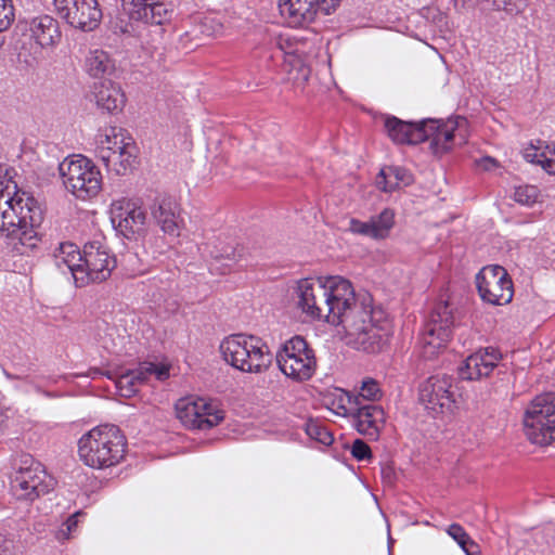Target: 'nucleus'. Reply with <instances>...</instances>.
<instances>
[{
    "label": "nucleus",
    "mask_w": 555,
    "mask_h": 555,
    "mask_svg": "<svg viewBox=\"0 0 555 555\" xmlns=\"http://www.w3.org/2000/svg\"><path fill=\"white\" fill-rule=\"evenodd\" d=\"M386 318L382 322H372L366 328L358 331L354 335L349 338V344L358 350H362L367 353L380 352L389 341V331L387 328Z\"/></svg>",
    "instance_id": "aec40b11"
},
{
    "label": "nucleus",
    "mask_w": 555,
    "mask_h": 555,
    "mask_svg": "<svg viewBox=\"0 0 555 555\" xmlns=\"http://www.w3.org/2000/svg\"><path fill=\"white\" fill-rule=\"evenodd\" d=\"M132 150L133 146H131L130 144H122V146H118V154L111 159V162H113L114 165L119 164L120 168H113V170L116 173H120V170L133 171L137 169L134 166L137 162V156L132 154Z\"/></svg>",
    "instance_id": "7c9ffc66"
},
{
    "label": "nucleus",
    "mask_w": 555,
    "mask_h": 555,
    "mask_svg": "<svg viewBox=\"0 0 555 555\" xmlns=\"http://www.w3.org/2000/svg\"><path fill=\"white\" fill-rule=\"evenodd\" d=\"M327 291L328 306H333V315L346 309L357 300L351 283L341 276H328L323 280Z\"/></svg>",
    "instance_id": "5701e85b"
},
{
    "label": "nucleus",
    "mask_w": 555,
    "mask_h": 555,
    "mask_svg": "<svg viewBox=\"0 0 555 555\" xmlns=\"http://www.w3.org/2000/svg\"><path fill=\"white\" fill-rule=\"evenodd\" d=\"M539 196L540 191L535 185L526 184L515 188L514 199L521 205L531 206L538 202Z\"/></svg>",
    "instance_id": "f704fd0d"
},
{
    "label": "nucleus",
    "mask_w": 555,
    "mask_h": 555,
    "mask_svg": "<svg viewBox=\"0 0 555 555\" xmlns=\"http://www.w3.org/2000/svg\"><path fill=\"white\" fill-rule=\"evenodd\" d=\"M501 358L500 351L494 348H487L485 352L473 353L459 366V376L461 379L466 380H477L487 377Z\"/></svg>",
    "instance_id": "6ab92c4d"
},
{
    "label": "nucleus",
    "mask_w": 555,
    "mask_h": 555,
    "mask_svg": "<svg viewBox=\"0 0 555 555\" xmlns=\"http://www.w3.org/2000/svg\"><path fill=\"white\" fill-rule=\"evenodd\" d=\"M357 405L349 412L356 429L371 440H377L386 421L383 408L374 403Z\"/></svg>",
    "instance_id": "a211bd4d"
},
{
    "label": "nucleus",
    "mask_w": 555,
    "mask_h": 555,
    "mask_svg": "<svg viewBox=\"0 0 555 555\" xmlns=\"http://www.w3.org/2000/svg\"><path fill=\"white\" fill-rule=\"evenodd\" d=\"M62 257H65V256H64V255H62V254H61V251L59 250V254H57V255H55V264H56L60 269H62V268H63V266H64V260H65V259H62Z\"/></svg>",
    "instance_id": "3c124183"
},
{
    "label": "nucleus",
    "mask_w": 555,
    "mask_h": 555,
    "mask_svg": "<svg viewBox=\"0 0 555 555\" xmlns=\"http://www.w3.org/2000/svg\"><path fill=\"white\" fill-rule=\"evenodd\" d=\"M545 141L538 140L537 144L530 143L529 146L524 149L522 157L530 164L540 165L545 171L547 170V158L544 150Z\"/></svg>",
    "instance_id": "2f4dec72"
},
{
    "label": "nucleus",
    "mask_w": 555,
    "mask_h": 555,
    "mask_svg": "<svg viewBox=\"0 0 555 555\" xmlns=\"http://www.w3.org/2000/svg\"><path fill=\"white\" fill-rule=\"evenodd\" d=\"M385 319V312L380 308L372 307V298L364 295L361 300L357 299L346 309L334 314L328 323L341 325L347 336L354 335L358 331L366 328L372 322H382Z\"/></svg>",
    "instance_id": "f8f14e48"
},
{
    "label": "nucleus",
    "mask_w": 555,
    "mask_h": 555,
    "mask_svg": "<svg viewBox=\"0 0 555 555\" xmlns=\"http://www.w3.org/2000/svg\"><path fill=\"white\" fill-rule=\"evenodd\" d=\"M464 121L465 118H459L449 127L438 119L411 122L391 116L386 118L385 128L389 138L398 144H417L430 140L429 149L434 155L440 156L451 150L454 130Z\"/></svg>",
    "instance_id": "f257e3e1"
},
{
    "label": "nucleus",
    "mask_w": 555,
    "mask_h": 555,
    "mask_svg": "<svg viewBox=\"0 0 555 555\" xmlns=\"http://www.w3.org/2000/svg\"><path fill=\"white\" fill-rule=\"evenodd\" d=\"M347 231L352 234L362 235L376 241L379 240L370 219L367 221H361L359 219L351 218L348 222Z\"/></svg>",
    "instance_id": "e433bc0d"
},
{
    "label": "nucleus",
    "mask_w": 555,
    "mask_h": 555,
    "mask_svg": "<svg viewBox=\"0 0 555 555\" xmlns=\"http://www.w3.org/2000/svg\"><path fill=\"white\" fill-rule=\"evenodd\" d=\"M20 548L14 540L0 533V555H18Z\"/></svg>",
    "instance_id": "37998d69"
},
{
    "label": "nucleus",
    "mask_w": 555,
    "mask_h": 555,
    "mask_svg": "<svg viewBox=\"0 0 555 555\" xmlns=\"http://www.w3.org/2000/svg\"><path fill=\"white\" fill-rule=\"evenodd\" d=\"M63 185L79 199H89L98 195L102 188V176H61Z\"/></svg>",
    "instance_id": "393cba45"
},
{
    "label": "nucleus",
    "mask_w": 555,
    "mask_h": 555,
    "mask_svg": "<svg viewBox=\"0 0 555 555\" xmlns=\"http://www.w3.org/2000/svg\"><path fill=\"white\" fill-rule=\"evenodd\" d=\"M121 7L131 21L146 25H165L175 14L173 5L160 0H121Z\"/></svg>",
    "instance_id": "2eb2a0df"
},
{
    "label": "nucleus",
    "mask_w": 555,
    "mask_h": 555,
    "mask_svg": "<svg viewBox=\"0 0 555 555\" xmlns=\"http://www.w3.org/2000/svg\"><path fill=\"white\" fill-rule=\"evenodd\" d=\"M141 369L143 372L146 373V379L150 375H156L158 380H164L169 376V370L166 366H157L154 363H144L141 365Z\"/></svg>",
    "instance_id": "79ce46f5"
},
{
    "label": "nucleus",
    "mask_w": 555,
    "mask_h": 555,
    "mask_svg": "<svg viewBox=\"0 0 555 555\" xmlns=\"http://www.w3.org/2000/svg\"><path fill=\"white\" fill-rule=\"evenodd\" d=\"M14 21L12 0H0V34L8 30ZM4 44V37L0 36V47Z\"/></svg>",
    "instance_id": "4c0bfd02"
},
{
    "label": "nucleus",
    "mask_w": 555,
    "mask_h": 555,
    "mask_svg": "<svg viewBox=\"0 0 555 555\" xmlns=\"http://www.w3.org/2000/svg\"><path fill=\"white\" fill-rule=\"evenodd\" d=\"M453 1L455 2V5H457V2H459L460 0H453ZM461 1H462L463 5L466 3V0H461Z\"/></svg>",
    "instance_id": "5fc2aeb1"
},
{
    "label": "nucleus",
    "mask_w": 555,
    "mask_h": 555,
    "mask_svg": "<svg viewBox=\"0 0 555 555\" xmlns=\"http://www.w3.org/2000/svg\"><path fill=\"white\" fill-rule=\"evenodd\" d=\"M370 220L373 223L375 232L379 240L389 236L390 230L395 225V212L389 208H385L376 216H372Z\"/></svg>",
    "instance_id": "c756f323"
},
{
    "label": "nucleus",
    "mask_w": 555,
    "mask_h": 555,
    "mask_svg": "<svg viewBox=\"0 0 555 555\" xmlns=\"http://www.w3.org/2000/svg\"><path fill=\"white\" fill-rule=\"evenodd\" d=\"M29 29L31 37L41 48L53 47L62 38L59 22L50 15L33 18Z\"/></svg>",
    "instance_id": "b1692460"
},
{
    "label": "nucleus",
    "mask_w": 555,
    "mask_h": 555,
    "mask_svg": "<svg viewBox=\"0 0 555 555\" xmlns=\"http://www.w3.org/2000/svg\"><path fill=\"white\" fill-rule=\"evenodd\" d=\"M544 150L547 158L546 173H555V144L544 143Z\"/></svg>",
    "instance_id": "a18cd8bd"
},
{
    "label": "nucleus",
    "mask_w": 555,
    "mask_h": 555,
    "mask_svg": "<svg viewBox=\"0 0 555 555\" xmlns=\"http://www.w3.org/2000/svg\"><path fill=\"white\" fill-rule=\"evenodd\" d=\"M455 325V315L448 301H440L434 306L424 325L423 354L433 358L443 348L452 335Z\"/></svg>",
    "instance_id": "1a4fd4ad"
},
{
    "label": "nucleus",
    "mask_w": 555,
    "mask_h": 555,
    "mask_svg": "<svg viewBox=\"0 0 555 555\" xmlns=\"http://www.w3.org/2000/svg\"><path fill=\"white\" fill-rule=\"evenodd\" d=\"M62 249L72 258H77L79 263L68 260L73 269V278L78 287L85 286L89 283H101L106 281L112 270L116 267V259L111 256L108 248L101 241L87 242L83 245L82 251L73 243H62Z\"/></svg>",
    "instance_id": "7ed1b4c3"
},
{
    "label": "nucleus",
    "mask_w": 555,
    "mask_h": 555,
    "mask_svg": "<svg viewBox=\"0 0 555 555\" xmlns=\"http://www.w3.org/2000/svg\"><path fill=\"white\" fill-rule=\"evenodd\" d=\"M22 463L11 478V491L17 500L34 501L53 490L54 480L39 462L26 456Z\"/></svg>",
    "instance_id": "6e6552de"
},
{
    "label": "nucleus",
    "mask_w": 555,
    "mask_h": 555,
    "mask_svg": "<svg viewBox=\"0 0 555 555\" xmlns=\"http://www.w3.org/2000/svg\"><path fill=\"white\" fill-rule=\"evenodd\" d=\"M127 439L116 425H100L78 441L80 460L89 467L103 469L117 465L124 457Z\"/></svg>",
    "instance_id": "f03ea898"
},
{
    "label": "nucleus",
    "mask_w": 555,
    "mask_h": 555,
    "mask_svg": "<svg viewBox=\"0 0 555 555\" xmlns=\"http://www.w3.org/2000/svg\"><path fill=\"white\" fill-rule=\"evenodd\" d=\"M383 474L386 475V476H389L390 475V469H383Z\"/></svg>",
    "instance_id": "864d4df0"
},
{
    "label": "nucleus",
    "mask_w": 555,
    "mask_h": 555,
    "mask_svg": "<svg viewBox=\"0 0 555 555\" xmlns=\"http://www.w3.org/2000/svg\"><path fill=\"white\" fill-rule=\"evenodd\" d=\"M476 286L482 301L502 306L514 296V284L506 269L499 264L483 267L476 275Z\"/></svg>",
    "instance_id": "9d476101"
},
{
    "label": "nucleus",
    "mask_w": 555,
    "mask_h": 555,
    "mask_svg": "<svg viewBox=\"0 0 555 555\" xmlns=\"http://www.w3.org/2000/svg\"><path fill=\"white\" fill-rule=\"evenodd\" d=\"M418 400L431 415L451 413L462 402L459 382L447 374L433 375L420 385Z\"/></svg>",
    "instance_id": "423d86ee"
},
{
    "label": "nucleus",
    "mask_w": 555,
    "mask_h": 555,
    "mask_svg": "<svg viewBox=\"0 0 555 555\" xmlns=\"http://www.w3.org/2000/svg\"><path fill=\"white\" fill-rule=\"evenodd\" d=\"M86 70L90 76L103 80L113 74L115 64L105 51L94 50L86 57Z\"/></svg>",
    "instance_id": "a878e982"
},
{
    "label": "nucleus",
    "mask_w": 555,
    "mask_h": 555,
    "mask_svg": "<svg viewBox=\"0 0 555 555\" xmlns=\"http://www.w3.org/2000/svg\"><path fill=\"white\" fill-rule=\"evenodd\" d=\"M115 230L129 241H138L146 234V212L133 202H126L112 211Z\"/></svg>",
    "instance_id": "dca6fc26"
},
{
    "label": "nucleus",
    "mask_w": 555,
    "mask_h": 555,
    "mask_svg": "<svg viewBox=\"0 0 555 555\" xmlns=\"http://www.w3.org/2000/svg\"><path fill=\"white\" fill-rule=\"evenodd\" d=\"M298 306L301 310L313 319H324L330 322L333 317L334 308L328 306L327 291L323 280L317 281L304 279L297 286Z\"/></svg>",
    "instance_id": "4468645a"
},
{
    "label": "nucleus",
    "mask_w": 555,
    "mask_h": 555,
    "mask_svg": "<svg viewBox=\"0 0 555 555\" xmlns=\"http://www.w3.org/2000/svg\"><path fill=\"white\" fill-rule=\"evenodd\" d=\"M92 94L98 107L107 113L120 111L125 104V94L120 87L111 79L94 82Z\"/></svg>",
    "instance_id": "4be33fe9"
},
{
    "label": "nucleus",
    "mask_w": 555,
    "mask_h": 555,
    "mask_svg": "<svg viewBox=\"0 0 555 555\" xmlns=\"http://www.w3.org/2000/svg\"><path fill=\"white\" fill-rule=\"evenodd\" d=\"M281 372L296 382L310 379L317 369L314 350L301 336H294L285 341L276 353Z\"/></svg>",
    "instance_id": "0eeeda50"
},
{
    "label": "nucleus",
    "mask_w": 555,
    "mask_h": 555,
    "mask_svg": "<svg viewBox=\"0 0 555 555\" xmlns=\"http://www.w3.org/2000/svg\"><path fill=\"white\" fill-rule=\"evenodd\" d=\"M378 173L384 175L385 170L382 168Z\"/></svg>",
    "instance_id": "4d7b16f0"
},
{
    "label": "nucleus",
    "mask_w": 555,
    "mask_h": 555,
    "mask_svg": "<svg viewBox=\"0 0 555 555\" xmlns=\"http://www.w3.org/2000/svg\"><path fill=\"white\" fill-rule=\"evenodd\" d=\"M522 422L531 443L543 447L555 441V393L537 396L526 409Z\"/></svg>",
    "instance_id": "39448f33"
},
{
    "label": "nucleus",
    "mask_w": 555,
    "mask_h": 555,
    "mask_svg": "<svg viewBox=\"0 0 555 555\" xmlns=\"http://www.w3.org/2000/svg\"><path fill=\"white\" fill-rule=\"evenodd\" d=\"M59 250L61 251L62 255L65 256V257H62V259H65L64 260V267H66L68 269V271L73 274V269H76V268L74 266H72V263L68 261V260L72 259V255H68L67 253H65V250L62 249V244L60 245ZM72 261L79 263L77 258H73Z\"/></svg>",
    "instance_id": "de8ad7c7"
},
{
    "label": "nucleus",
    "mask_w": 555,
    "mask_h": 555,
    "mask_svg": "<svg viewBox=\"0 0 555 555\" xmlns=\"http://www.w3.org/2000/svg\"><path fill=\"white\" fill-rule=\"evenodd\" d=\"M476 168L482 171H492L500 167L499 162L491 156H483L475 160Z\"/></svg>",
    "instance_id": "c03bdc74"
},
{
    "label": "nucleus",
    "mask_w": 555,
    "mask_h": 555,
    "mask_svg": "<svg viewBox=\"0 0 555 555\" xmlns=\"http://www.w3.org/2000/svg\"><path fill=\"white\" fill-rule=\"evenodd\" d=\"M413 182V176H377L376 186L383 192L391 193L396 191L400 183L409 185Z\"/></svg>",
    "instance_id": "72a5a7b5"
},
{
    "label": "nucleus",
    "mask_w": 555,
    "mask_h": 555,
    "mask_svg": "<svg viewBox=\"0 0 555 555\" xmlns=\"http://www.w3.org/2000/svg\"><path fill=\"white\" fill-rule=\"evenodd\" d=\"M59 173H101L94 163L82 154H72L57 165Z\"/></svg>",
    "instance_id": "bb28decb"
},
{
    "label": "nucleus",
    "mask_w": 555,
    "mask_h": 555,
    "mask_svg": "<svg viewBox=\"0 0 555 555\" xmlns=\"http://www.w3.org/2000/svg\"><path fill=\"white\" fill-rule=\"evenodd\" d=\"M82 515H83L82 512H76L75 514H73L72 516H69L67 518V520L65 521V525H66L68 533L73 532L76 529V527L78 525V517H80Z\"/></svg>",
    "instance_id": "49530a36"
},
{
    "label": "nucleus",
    "mask_w": 555,
    "mask_h": 555,
    "mask_svg": "<svg viewBox=\"0 0 555 555\" xmlns=\"http://www.w3.org/2000/svg\"><path fill=\"white\" fill-rule=\"evenodd\" d=\"M351 454L357 461H366L373 457L369 444L362 439H356L351 446Z\"/></svg>",
    "instance_id": "a19ab883"
},
{
    "label": "nucleus",
    "mask_w": 555,
    "mask_h": 555,
    "mask_svg": "<svg viewBox=\"0 0 555 555\" xmlns=\"http://www.w3.org/2000/svg\"><path fill=\"white\" fill-rule=\"evenodd\" d=\"M146 382V373L140 367L122 373L116 380L121 396L130 398L138 391V386Z\"/></svg>",
    "instance_id": "cd10ccee"
},
{
    "label": "nucleus",
    "mask_w": 555,
    "mask_h": 555,
    "mask_svg": "<svg viewBox=\"0 0 555 555\" xmlns=\"http://www.w3.org/2000/svg\"><path fill=\"white\" fill-rule=\"evenodd\" d=\"M102 150L109 151V154L102 155V159L109 163L112 158H114L118 154V146H122V144H127L121 139L119 142L117 141L116 128L111 129V133H106L104 135V140L100 141Z\"/></svg>",
    "instance_id": "c9c22d12"
},
{
    "label": "nucleus",
    "mask_w": 555,
    "mask_h": 555,
    "mask_svg": "<svg viewBox=\"0 0 555 555\" xmlns=\"http://www.w3.org/2000/svg\"><path fill=\"white\" fill-rule=\"evenodd\" d=\"M57 15L69 26L92 31L102 20L98 0H53Z\"/></svg>",
    "instance_id": "ddd939ff"
},
{
    "label": "nucleus",
    "mask_w": 555,
    "mask_h": 555,
    "mask_svg": "<svg viewBox=\"0 0 555 555\" xmlns=\"http://www.w3.org/2000/svg\"><path fill=\"white\" fill-rule=\"evenodd\" d=\"M380 397V389L378 387V383L374 379H367L362 383L361 390L359 392V397L356 398V403L360 404L359 399H365L370 401H375Z\"/></svg>",
    "instance_id": "58836bf2"
},
{
    "label": "nucleus",
    "mask_w": 555,
    "mask_h": 555,
    "mask_svg": "<svg viewBox=\"0 0 555 555\" xmlns=\"http://www.w3.org/2000/svg\"><path fill=\"white\" fill-rule=\"evenodd\" d=\"M279 8L282 14H288L292 23L304 25L314 21L319 11L325 15L331 14V8L323 0H280Z\"/></svg>",
    "instance_id": "412c9836"
},
{
    "label": "nucleus",
    "mask_w": 555,
    "mask_h": 555,
    "mask_svg": "<svg viewBox=\"0 0 555 555\" xmlns=\"http://www.w3.org/2000/svg\"><path fill=\"white\" fill-rule=\"evenodd\" d=\"M153 219L160 227L162 231L171 236H179L180 207L176 198L165 192H155L150 204Z\"/></svg>",
    "instance_id": "f3484780"
},
{
    "label": "nucleus",
    "mask_w": 555,
    "mask_h": 555,
    "mask_svg": "<svg viewBox=\"0 0 555 555\" xmlns=\"http://www.w3.org/2000/svg\"><path fill=\"white\" fill-rule=\"evenodd\" d=\"M489 4L496 10H504L509 14H517L524 9L525 0H491Z\"/></svg>",
    "instance_id": "ea45409f"
},
{
    "label": "nucleus",
    "mask_w": 555,
    "mask_h": 555,
    "mask_svg": "<svg viewBox=\"0 0 555 555\" xmlns=\"http://www.w3.org/2000/svg\"><path fill=\"white\" fill-rule=\"evenodd\" d=\"M101 374L100 370H94L93 375Z\"/></svg>",
    "instance_id": "6e6d98bb"
},
{
    "label": "nucleus",
    "mask_w": 555,
    "mask_h": 555,
    "mask_svg": "<svg viewBox=\"0 0 555 555\" xmlns=\"http://www.w3.org/2000/svg\"><path fill=\"white\" fill-rule=\"evenodd\" d=\"M447 533L459 544L466 555H481L479 545L460 524H451Z\"/></svg>",
    "instance_id": "c85d7f7f"
},
{
    "label": "nucleus",
    "mask_w": 555,
    "mask_h": 555,
    "mask_svg": "<svg viewBox=\"0 0 555 555\" xmlns=\"http://www.w3.org/2000/svg\"><path fill=\"white\" fill-rule=\"evenodd\" d=\"M176 413L185 427L199 430L210 429L224 418V412L217 403L203 398L180 399L176 403Z\"/></svg>",
    "instance_id": "9b49d317"
},
{
    "label": "nucleus",
    "mask_w": 555,
    "mask_h": 555,
    "mask_svg": "<svg viewBox=\"0 0 555 555\" xmlns=\"http://www.w3.org/2000/svg\"><path fill=\"white\" fill-rule=\"evenodd\" d=\"M220 351L227 363L245 373H263L273 361L268 345L253 335H231L221 343Z\"/></svg>",
    "instance_id": "20e7f679"
},
{
    "label": "nucleus",
    "mask_w": 555,
    "mask_h": 555,
    "mask_svg": "<svg viewBox=\"0 0 555 555\" xmlns=\"http://www.w3.org/2000/svg\"><path fill=\"white\" fill-rule=\"evenodd\" d=\"M236 257V249L231 248V253L225 251V254H221L220 258H227L229 260H234ZM216 258H219V255L216 256Z\"/></svg>",
    "instance_id": "8fccbe9b"
},
{
    "label": "nucleus",
    "mask_w": 555,
    "mask_h": 555,
    "mask_svg": "<svg viewBox=\"0 0 555 555\" xmlns=\"http://www.w3.org/2000/svg\"><path fill=\"white\" fill-rule=\"evenodd\" d=\"M275 43H276V46H278L282 51H284V53H285V54H292V53H293V51H291V50H285L284 43H286L288 47H291V46H292V44L288 42V40H287V39H283L282 37H279V38H276Z\"/></svg>",
    "instance_id": "09e8293b"
},
{
    "label": "nucleus",
    "mask_w": 555,
    "mask_h": 555,
    "mask_svg": "<svg viewBox=\"0 0 555 555\" xmlns=\"http://www.w3.org/2000/svg\"><path fill=\"white\" fill-rule=\"evenodd\" d=\"M300 72H301V74H302V78H304L305 80H307V79H308V76H309V73H310L309 68L301 66V67H300Z\"/></svg>",
    "instance_id": "603ef678"
},
{
    "label": "nucleus",
    "mask_w": 555,
    "mask_h": 555,
    "mask_svg": "<svg viewBox=\"0 0 555 555\" xmlns=\"http://www.w3.org/2000/svg\"><path fill=\"white\" fill-rule=\"evenodd\" d=\"M305 430L311 439L324 446H330L334 441L332 433L318 421H308L305 425Z\"/></svg>",
    "instance_id": "473e14b6"
}]
</instances>
